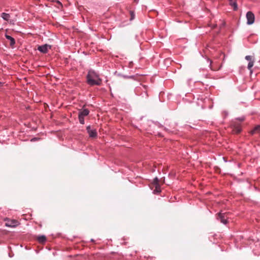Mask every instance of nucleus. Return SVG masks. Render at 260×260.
Wrapping results in <instances>:
<instances>
[{
	"label": "nucleus",
	"mask_w": 260,
	"mask_h": 260,
	"mask_svg": "<svg viewBox=\"0 0 260 260\" xmlns=\"http://www.w3.org/2000/svg\"><path fill=\"white\" fill-rule=\"evenodd\" d=\"M209 26H210L212 28H214L216 27L217 25L215 24H213V25H212V24H209Z\"/></svg>",
	"instance_id": "obj_17"
},
{
	"label": "nucleus",
	"mask_w": 260,
	"mask_h": 260,
	"mask_svg": "<svg viewBox=\"0 0 260 260\" xmlns=\"http://www.w3.org/2000/svg\"><path fill=\"white\" fill-rule=\"evenodd\" d=\"M89 113V111L87 109H81L78 114V118L81 124H84V117L87 116Z\"/></svg>",
	"instance_id": "obj_2"
},
{
	"label": "nucleus",
	"mask_w": 260,
	"mask_h": 260,
	"mask_svg": "<svg viewBox=\"0 0 260 260\" xmlns=\"http://www.w3.org/2000/svg\"><path fill=\"white\" fill-rule=\"evenodd\" d=\"M5 36L8 40L10 41V46L13 47L15 44V39L10 36H9L8 35H6Z\"/></svg>",
	"instance_id": "obj_9"
},
{
	"label": "nucleus",
	"mask_w": 260,
	"mask_h": 260,
	"mask_svg": "<svg viewBox=\"0 0 260 260\" xmlns=\"http://www.w3.org/2000/svg\"><path fill=\"white\" fill-rule=\"evenodd\" d=\"M18 224V222L16 220H8L6 222V226L10 228L16 227Z\"/></svg>",
	"instance_id": "obj_7"
},
{
	"label": "nucleus",
	"mask_w": 260,
	"mask_h": 260,
	"mask_svg": "<svg viewBox=\"0 0 260 260\" xmlns=\"http://www.w3.org/2000/svg\"><path fill=\"white\" fill-rule=\"evenodd\" d=\"M154 191H157V192H160V189H159H159H158V188H157V186H156V189H155Z\"/></svg>",
	"instance_id": "obj_19"
},
{
	"label": "nucleus",
	"mask_w": 260,
	"mask_h": 260,
	"mask_svg": "<svg viewBox=\"0 0 260 260\" xmlns=\"http://www.w3.org/2000/svg\"><path fill=\"white\" fill-rule=\"evenodd\" d=\"M210 68H211V70H218V69H214V68H213L212 66H211V67H210Z\"/></svg>",
	"instance_id": "obj_21"
},
{
	"label": "nucleus",
	"mask_w": 260,
	"mask_h": 260,
	"mask_svg": "<svg viewBox=\"0 0 260 260\" xmlns=\"http://www.w3.org/2000/svg\"><path fill=\"white\" fill-rule=\"evenodd\" d=\"M230 2V5L232 6L235 11L238 9L237 4L236 1L233 2V0H229Z\"/></svg>",
	"instance_id": "obj_11"
},
{
	"label": "nucleus",
	"mask_w": 260,
	"mask_h": 260,
	"mask_svg": "<svg viewBox=\"0 0 260 260\" xmlns=\"http://www.w3.org/2000/svg\"><path fill=\"white\" fill-rule=\"evenodd\" d=\"M131 20H132L134 19V14L133 12H131Z\"/></svg>",
	"instance_id": "obj_18"
},
{
	"label": "nucleus",
	"mask_w": 260,
	"mask_h": 260,
	"mask_svg": "<svg viewBox=\"0 0 260 260\" xmlns=\"http://www.w3.org/2000/svg\"><path fill=\"white\" fill-rule=\"evenodd\" d=\"M246 18L247 20V23L249 25L253 24L254 22L255 17L254 14L251 12L248 11L246 14Z\"/></svg>",
	"instance_id": "obj_3"
},
{
	"label": "nucleus",
	"mask_w": 260,
	"mask_h": 260,
	"mask_svg": "<svg viewBox=\"0 0 260 260\" xmlns=\"http://www.w3.org/2000/svg\"><path fill=\"white\" fill-rule=\"evenodd\" d=\"M87 132L91 138H95L97 136V133L95 129H91L90 126H88L86 128Z\"/></svg>",
	"instance_id": "obj_6"
},
{
	"label": "nucleus",
	"mask_w": 260,
	"mask_h": 260,
	"mask_svg": "<svg viewBox=\"0 0 260 260\" xmlns=\"http://www.w3.org/2000/svg\"><path fill=\"white\" fill-rule=\"evenodd\" d=\"M217 219L219 220L224 224H226L228 223L227 217L225 213L219 212L218 214Z\"/></svg>",
	"instance_id": "obj_4"
},
{
	"label": "nucleus",
	"mask_w": 260,
	"mask_h": 260,
	"mask_svg": "<svg viewBox=\"0 0 260 260\" xmlns=\"http://www.w3.org/2000/svg\"><path fill=\"white\" fill-rule=\"evenodd\" d=\"M10 15L9 14H7V13H3L2 14V17L5 20H8L10 18Z\"/></svg>",
	"instance_id": "obj_13"
},
{
	"label": "nucleus",
	"mask_w": 260,
	"mask_h": 260,
	"mask_svg": "<svg viewBox=\"0 0 260 260\" xmlns=\"http://www.w3.org/2000/svg\"><path fill=\"white\" fill-rule=\"evenodd\" d=\"M235 134H239L241 131V127L240 124H235L233 130Z\"/></svg>",
	"instance_id": "obj_8"
},
{
	"label": "nucleus",
	"mask_w": 260,
	"mask_h": 260,
	"mask_svg": "<svg viewBox=\"0 0 260 260\" xmlns=\"http://www.w3.org/2000/svg\"><path fill=\"white\" fill-rule=\"evenodd\" d=\"M90 241H91V242H93V241H94V240H93V239H91L90 240Z\"/></svg>",
	"instance_id": "obj_22"
},
{
	"label": "nucleus",
	"mask_w": 260,
	"mask_h": 260,
	"mask_svg": "<svg viewBox=\"0 0 260 260\" xmlns=\"http://www.w3.org/2000/svg\"><path fill=\"white\" fill-rule=\"evenodd\" d=\"M87 83L91 85H100L102 84V80L99 75L93 70H89L86 76Z\"/></svg>",
	"instance_id": "obj_1"
},
{
	"label": "nucleus",
	"mask_w": 260,
	"mask_h": 260,
	"mask_svg": "<svg viewBox=\"0 0 260 260\" xmlns=\"http://www.w3.org/2000/svg\"><path fill=\"white\" fill-rule=\"evenodd\" d=\"M135 1H136L137 0H134Z\"/></svg>",
	"instance_id": "obj_23"
},
{
	"label": "nucleus",
	"mask_w": 260,
	"mask_h": 260,
	"mask_svg": "<svg viewBox=\"0 0 260 260\" xmlns=\"http://www.w3.org/2000/svg\"><path fill=\"white\" fill-rule=\"evenodd\" d=\"M254 64V60H252L249 61L248 64V69L250 71V72H252L251 68L253 66Z\"/></svg>",
	"instance_id": "obj_14"
},
{
	"label": "nucleus",
	"mask_w": 260,
	"mask_h": 260,
	"mask_svg": "<svg viewBox=\"0 0 260 260\" xmlns=\"http://www.w3.org/2000/svg\"><path fill=\"white\" fill-rule=\"evenodd\" d=\"M251 134L252 135L255 134H260V125H257L255 126L253 129L251 131Z\"/></svg>",
	"instance_id": "obj_10"
},
{
	"label": "nucleus",
	"mask_w": 260,
	"mask_h": 260,
	"mask_svg": "<svg viewBox=\"0 0 260 260\" xmlns=\"http://www.w3.org/2000/svg\"><path fill=\"white\" fill-rule=\"evenodd\" d=\"M56 2L57 3H58L59 5H60L61 6H62V4H61V3H60L58 1H56Z\"/></svg>",
	"instance_id": "obj_20"
},
{
	"label": "nucleus",
	"mask_w": 260,
	"mask_h": 260,
	"mask_svg": "<svg viewBox=\"0 0 260 260\" xmlns=\"http://www.w3.org/2000/svg\"><path fill=\"white\" fill-rule=\"evenodd\" d=\"M38 239L40 243H44L46 240V237L44 235H41L39 236Z\"/></svg>",
	"instance_id": "obj_12"
},
{
	"label": "nucleus",
	"mask_w": 260,
	"mask_h": 260,
	"mask_svg": "<svg viewBox=\"0 0 260 260\" xmlns=\"http://www.w3.org/2000/svg\"><path fill=\"white\" fill-rule=\"evenodd\" d=\"M245 59L249 61L253 60L252 56L250 55L246 56Z\"/></svg>",
	"instance_id": "obj_15"
},
{
	"label": "nucleus",
	"mask_w": 260,
	"mask_h": 260,
	"mask_svg": "<svg viewBox=\"0 0 260 260\" xmlns=\"http://www.w3.org/2000/svg\"><path fill=\"white\" fill-rule=\"evenodd\" d=\"M153 182L157 185H158V179L157 177H155L154 179Z\"/></svg>",
	"instance_id": "obj_16"
},
{
	"label": "nucleus",
	"mask_w": 260,
	"mask_h": 260,
	"mask_svg": "<svg viewBox=\"0 0 260 260\" xmlns=\"http://www.w3.org/2000/svg\"><path fill=\"white\" fill-rule=\"evenodd\" d=\"M49 49H51V46L48 44L39 46L38 47V50L43 53H47Z\"/></svg>",
	"instance_id": "obj_5"
}]
</instances>
